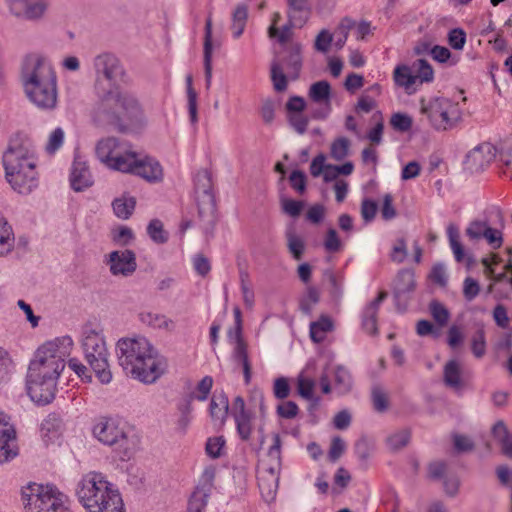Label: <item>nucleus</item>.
<instances>
[{
	"label": "nucleus",
	"instance_id": "09e8293b",
	"mask_svg": "<svg viewBox=\"0 0 512 512\" xmlns=\"http://www.w3.org/2000/svg\"><path fill=\"white\" fill-rule=\"evenodd\" d=\"M186 85H187V96H188V110L192 123L197 121V94L192 86V76L188 75L186 77Z\"/></svg>",
	"mask_w": 512,
	"mask_h": 512
},
{
	"label": "nucleus",
	"instance_id": "7ed1b4c3",
	"mask_svg": "<svg viewBox=\"0 0 512 512\" xmlns=\"http://www.w3.org/2000/svg\"><path fill=\"white\" fill-rule=\"evenodd\" d=\"M20 79L27 98L39 109L57 105V75L50 61L40 53H29L21 62Z\"/></svg>",
	"mask_w": 512,
	"mask_h": 512
},
{
	"label": "nucleus",
	"instance_id": "2f4dec72",
	"mask_svg": "<svg viewBox=\"0 0 512 512\" xmlns=\"http://www.w3.org/2000/svg\"><path fill=\"white\" fill-rule=\"evenodd\" d=\"M334 329L333 321L328 316H321L317 321L310 324V337L313 342L321 343L325 340L327 333Z\"/></svg>",
	"mask_w": 512,
	"mask_h": 512
},
{
	"label": "nucleus",
	"instance_id": "1a4fd4ad",
	"mask_svg": "<svg viewBox=\"0 0 512 512\" xmlns=\"http://www.w3.org/2000/svg\"><path fill=\"white\" fill-rule=\"evenodd\" d=\"M281 447L282 441L278 433L271 435V445L266 457L260 462L258 470V486L262 497L269 502L274 499L279 485L281 471Z\"/></svg>",
	"mask_w": 512,
	"mask_h": 512
},
{
	"label": "nucleus",
	"instance_id": "cd10ccee",
	"mask_svg": "<svg viewBox=\"0 0 512 512\" xmlns=\"http://www.w3.org/2000/svg\"><path fill=\"white\" fill-rule=\"evenodd\" d=\"M204 70L206 86L209 87L212 79V19L208 17L205 23V37H204Z\"/></svg>",
	"mask_w": 512,
	"mask_h": 512
},
{
	"label": "nucleus",
	"instance_id": "9d476101",
	"mask_svg": "<svg viewBox=\"0 0 512 512\" xmlns=\"http://www.w3.org/2000/svg\"><path fill=\"white\" fill-rule=\"evenodd\" d=\"M420 113L426 116L430 126L436 131H448L462 120V110L458 102L449 98L436 97L420 101Z\"/></svg>",
	"mask_w": 512,
	"mask_h": 512
},
{
	"label": "nucleus",
	"instance_id": "473e14b6",
	"mask_svg": "<svg viewBox=\"0 0 512 512\" xmlns=\"http://www.w3.org/2000/svg\"><path fill=\"white\" fill-rule=\"evenodd\" d=\"M15 237L12 227L0 214V257L8 255L14 248Z\"/></svg>",
	"mask_w": 512,
	"mask_h": 512
},
{
	"label": "nucleus",
	"instance_id": "37998d69",
	"mask_svg": "<svg viewBox=\"0 0 512 512\" xmlns=\"http://www.w3.org/2000/svg\"><path fill=\"white\" fill-rule=\"evenodd\" d=\"M271 81L275 91L283 92L287 89V76L284 74L283 68L276 61L271 65Z\"/></svg>",
	"mask_w": 512,
	"mask_h": 512
},
{
	"label": "nucleus",
	"instance_id": "bf43d9fd",
	"mask_svg": "<svg viewBox=\"0 0 512 512\" xmlns=\"http://www.w3.org/2000/svg\"><path fill=\"white\" fill-rule=\"evenodd\" d=\"M64 131L58 127L49 136L46 150L48 153H55L63 144Z\"/></svg>",
	"mask_w": 512,
	"mask_h": 512
},
{
	"label": "nucleus",
	"instance_id": "338daca9",
	"mask_svg": "<svg viewBox=\"0 0 512 512\" xmlns=\"http://www.w3.org/2000/svg\"><path fill=\"white\" fill-rule=\"evenodd\" d=\"M273 392L277 399L287 398L290 393V386L288 380L284 377L277 378L274 381Z\"/></svg>",
	"mask_w": 512,
	"mask_h": 512
},
{
	"label": "nucleus",
	"instance_id": "2eb2a0df",
	"mask_svg": "<svg viewBox=\"0 0 512 512\" xmlns=\"http://www.w3.org/2000/svg\"><path fill=\"white\" fill-rule=\"evenodd\" d=\"M127 168L123 173L140 177L150 184L161 183L164 179V169L160 162L153 157H139L136 152L130 156Z\"/></svg>",
	"mask_w": 512,
	"mask_h": 512
},
{
	"label": "nucleus",
	"instance_id": "9b49d317",
	"mask_svg": "<svg viewBox=\"0 0 512 512\" xmlns=\"http://www.w3.org/2000/svg\"><path fill=\"white\" fill-rule=\"evenodd\" d=\"M82 346L85 358L98 380L102 384H109L112 381V372L108 362L109 353L103 335L92 329L86 330Z\"/></svg>",
	"mask_w": 512,
	"mask_h": 512
},
{
	"label": "nucleus",
	"instance_id": "6e6d98bb",
	"mask_svg": "<svg viewBox=\"0 0 512 512\" xmlns=\"http://www.w3.org/2000/svg\"><path fill=\"white\" fill-rule=\"evenodd\" d=\"M448 43L455 50H462L466 43V33L461 28L452 29L448 34Z\"/></svg>",
	"mask_w": 512,
	"mask_h": 512
},
{
	"label": "nucleus",
	"instance_id": "774afa93",
	"mask_svg": "<svg viewBox=\"0 0 512 512\" xmlns=\"http://www.w3.org/2000/svg\"><path fill=\"white\" fill-rule=\"evenodd\" d=\"M493 319L497 326H499L500 328L505 329L508 327L509 317L507 314V309L505 308L504 305L498 304L495 306V308L493 309Z\"/></svg>",
	"mask_w": 512,
	"mask_h": 512
},
{
	"label": "nucleus",
	"instance_id": "f8f14e48",
	"mask_svg": "<svg viewBox=\"0 0 512 512\" xmlns=\"http://www.w3.org/2000/svg\"><path fill=\"white\" fill-rule=\"evenodd\" d=\"M72 348L73 340L70 336L56 337L39 346L32 359L47 367L58 366V371L62 372Z\"/></svg>",
	"mask_w": 512,
	"mask_h": 512
},
{
	"label": "nucleus",
	"instance_id": "58836bf2",
	"mask_svg": "<svg viewBox=\"0 0 512 512\" xmlns=\"http://www.w3.org/2000/svg\"><path fill=\"white\" fill-rule=\"evenodd\" d=\"M410 439L411 431L409 429H401L390 434L386 439V444L391 451L395 452L407 446Z\"/></svg>",
	"mask_w": 512,
	"mask_h": 512
},
{
	"label": "nucleus",
	"instance_id": "3c124183",
	"mask_svg": "<svg viewBox=\"0 0 512 512\" xmlns=\"http://www.w3.org/2000/svg\"><path fill=\"white\" fill-rule=\"evenodd\" d=\"M334 381L336 387L341 392H346L351 388L352 380L350 373L343 367H338L335 370Z\"/></svg>",
	"mask_w": 512,
	"mask_h": 512
},
{
	"label": "nucleus",
	"instance_id": "f704fd0d",
	"mask_svg": "<svg viewBox=\"0 0 512 512\" xmlns=\"http://www.w3.org/2000/svg\"><path fill=\"white\" fill-rule=\"evenodd\" d=\"M287 248L293 259L299 261L305 252V241L298 235L294 228H289L285 232Z\"/></svg>",
	"mask_w": 512,
	"mask_h": 512
},
{
	"label": "nucleus",
	"instance_id": "e433bc0d",
	"mask_svg": "<svg viewBox=\"0 0 512 512\" xmlns=\"http://www.w3.org/2000/svg\"><path fill=\"white\" fill-rule=\"evenodd\" d=\"M135 205L136 201L134 197H120L112 202L115 215L121 219H128L132 215Z\"/></svg>",
	"mask_w": 512,
	"mask_h": 512
},
{
	"label": "nucleus",
	"instance_id": "a211bd4d",
	"mask_svg": "<svg viewBox=\"0 0 512 512\" xmlns=\"http://www.w3.org/2000/svg\"><path fill=\"white\" fill-rule=\"evenodd\" d=\"M108 265L112 275L128 277L137 269L136 255L129 249L112 251Z\"/></svg>",
	"mask_w": 512,
	"mask_h": 512
},
{
	"label": "nucleus",
	"instance_id": "b1692460",
	"mask_svg": "<svg viewBox=\"0 0 512 512\" xmlns=\"http://www.w3.org/2000/svg\"><path fill=\"white\" fill-rule=\"evenodd\" d=\"M393 80L396 86L403 88L408 94L416 91L418 83L412 66L406 64L397 65L393 71Z\"/></svg>",
	"mask_w": 512,
	"mask_h": 512
},
{
	"label": "nucleus",
	"instance_id": "bb28decb",
	"mask_svg": "<svg viewBox=\"0 0 512 512\" xmlns=\"http://www.w3.org/2000/svg\"><path fill=\"white\" fill-rule=\"evenodd\" d=\"M287 56L284 59L286 69L292 79H297L302 68V45L292 42L286 47Z\"/></svg>",
	"mask_w": 512,
	"mask_h": 512
},
{
	"label": "nucleus",
	"instance_id": "4c0bfd02",
	"mask_svg": "<svg viewBox=\"0 0 512 512\" xmlns=\"http://www.w3.org/2000/svg\"><path fill=\"white\" fill-rule=\"evenodd\" d=\"M412 68L417 77L418 85L432 82L434 79V71L429 62L425 59H418L412 64Z\"/></svg>",
	"mask_w": 512,
	"mask_h": 512
},
{
	"label": "nucleus",
	"instance_id": "4d7b16f0",
	"mask_svg": "<svg viewBox=\"0 0 512 512\" xmlns=\"http://www.w3.org/2000/svg\"><path fill=\"white\" fill-rule=\"evenodd\" d=\"M472 352L477 358H481L486 352L485 333L479 329L472 338Z\"/></svg>",
	"mask_w": 512,
	"mask_h": 512
},
{
	"label": "nucleus",
	"instance_id": "a18cd8bd",
	"mask_svg": "<svg viewBox=\"0 0 512 512\" xmlns=\"http://www.w3.org/2000/svg\"><path fill=\"white\" fill-rule=\"evenodd\" d=\"M213 386V378L211 376H205L201 379V381L197 385V393H192L189 395L188 399L205 401L207 400L210 391Z\"/></svg>",
	"mask_w": 512,
	"mask_h": 512
},
{
	"label": "nucleus",
	"instance_id": "a878e982",
	"mask_svg": "<svg viewBox=\"0 0 512 512\" xmlns=\"http://www.w3.org/2000/svg\"><path fill=\"white\" fill-rule=\"evenodd\" d=\"M443 381L445 385L456 391L464 387L463 369L458 360H449L443 369Z\"/></svg>",
	"mask_w": 512,
	"mask_h": 512
},
{
	"label": "nucleus",
	"instance_id": "ddd939ff",
	"mask_svg": "<svg viewBox=\"0 0 512 512\" xmlns=\"http://www.w3.org/2000/svg\"><path fill=\"white\" fill-rule=\"evenodd\" d=\"M126 143L120 142L115 137L101 139L96 145V156L101 163L109 169L122 172L128 167L130 156H133Z\"/></svg>",
	"mask_w": 512,
	"mask_h": 512
},
{
	"label": "nucleus",
	"instance_id": "c756f323",
	"mask_svg": "<svg viewBox=\"0 0 512 512\" xmlns=\"http://www.w3.org/2000/svg\"><path fill=\"white\" fill-rule=\"evenodd\" d=\"M229 409V400L225 393L215 395L209 405V412L215 423L224 424Z\"/></svg>",
	"mask_w": 512,
	"mask_h": 512
},
{
	"label": "nucleus",
	"instance_id": "4468645a",
	"mask_svg": "<svg viewBox=\"0 0 512 512\" xmlns=\"http://www.w3.org/2000/svg\"><path fill=\"white\" fill-rule=\"evenodd\" d=\"M12 17L19 21L38 23L50 8V0H5Z\"/></svg>",
	"mask_w": 512,
	"mask_h": 512
},
{
	"label": "nucleus",
	"instance_id": "13d9d810",
	"mask_svg": "<svg viewBox=\"0 0 512 512\" xmlns=\"http://www.w3.org/2000/svg\"><path fill=\"white\" fill-rule=\"evenodd\" d=\"M333 35L326 29L321 30L316 36L314 48L316 51L326 53L329 50Z\"/></svg>",
	"mask_w": 512,
	"mask_h": 512
},
{
	"label": "nucleus",
	"instance_id": "de8ad7c7",
	"mask_svg": "<svg viewBox=\"0 0 512 512\" xmlns=\"http://www.w3.org/2000/svg\"><path fill=\"white\" fill-rule=\"evenodd\" d=\"M390 124L396 131L407 132L411 129L413 120L408 114L397 112L391 116Z\"/></svg>",
	"mask_w": 512,
	"mask_h": 512
},
{
	"label": "nucleus",
	"instance_id": "5fc2aeb1",
	"mask_svg": "<svg viewBox=\"0 0 512 512\" xmlns=\"http://www.w3.org/2000/svg\"><path fill=\"white\" fill-rule=\"evenodd\" d=\"M480 292V285L477 280L472 277H466L463 282V296L466 301L474 300Z\"/></svg>",
	"mask_w": 512,
	"mask_h": 512
},
{
	"label": "nucleus",
	"instance_id": "8fccbe9b",
	"mask_svg": "<svg viewBox=\"0 0 512 512\" xmlns=\"http://www.w3.org/2000/svg\"><path fill=\"white\" fill-rule=\"evenodd\" d=\"M489 227V223L484 220H474L470 222L466 228V235L471 240H479L483 238L486 229Z\"/></svg>",
	"mask_w": 512,
	"mask_h": 512
},
{
	"label": "nucleus",
	"instance_id": "423d86ee",
	"mask_svg": "<svg viewBox=\"0 0 512 512\" xmlns=\"http://www.w3.org/2000/svg\"><path fill=\"white\" fill-rule=\"evenodd\" d=\"M20 495L24 512H73L69 497L55 485L29 483Z\"/></svg>",
	"mask_w": 512,
	"mask_h": 512
},
{
	"label": "nucleus",
	"instance_id": "e2e57ef3",
	"mask_svg": "<svg viewBox=\"0 0 512 512\" xmlns=\"http://www.w3.org/2000/svg\"><path fill=\"white\" fill-rule=\"evenodd\" d=\"M206 494L197 492L195 495H191L187 512H203L208 502H205Z\"/></svg>",
	"mask_w": 512,
	"mask_h": 512
},
{
	"label": "nucleus",
	"instance_id": "864d4df0",
	"mask_svg": "<svg viewBox=\"0 0 512 512\" xmlns=\"http://www.w3.org/2000/svg\"><path fill=\"white\" fill-rule=\"evenodd\" d=\"M225 446V439L223 436L211 437L206 443V453L212 458H219Z\"/></svg>",
	"mask_w": 512,
	"mask_h": 512
},
{
	"label": "nucleus",
	"instance_id": "7c9ffc66",
	"mask_svg": "<svg viewBox=\"0 0 512 512\" xmlns=\"http://www.w3.org/2000/svg\"><path fill=\"white\" fill-rule=\"evenodd\" d=\"M234 361L241 364L244 374V382L248 385L252 377L251 363L248 357V350L246 343L241 337H237L236 346L233 351Z\"/></svg>",
	"mask_w": 512,
	"mask_h": 512
},
{
	"label": "nucleus",
	"instance_id": "69168bd1",
	"mask_svg": "<svg viewBox=\"0 0 512 512\" xmlns=\"http://www.w3.org/2000/svg\"><path fill=\"white\" fill-rule=\"evenodd\" d=\"M289 181L291 187L300 194L305 192L306 189V176L302 171L295 170L290 174Z\"/></svg>",
	"mask_w": 512,
	"mask_h": 512
},
{
	"label": "nucleus",
	"instance_id": "c03bdc74",
	"mask_svg": "<svg viewBox=\"0 0 512 512\" xmlns=\"http://www.w3.org/2000/svg\"><path fill=\"white\" fill-rule=\"evenodd\" d=\"M350 142L345 137H339L331 144V157L336 161L343 160L349 151Z\"/></svg>",
	"mask_w": 512,
	"mask_h": 512
},
{
	"label": "nucleus",
	"instance_id": "c85d7f7f",
	"mask_svg": "<svg viewBox=\"0 0 512 512\" xmlns=\"http://www.w3.org/2000/svg\"><path fill=\"white\" fill-rule=\"evenodd\" d=\"M494 439L501 445L504 455L512 458V434L509 433L504 421H497L491 428Z\"/></svg>",
	"mask_w": 512,
	"mask_h": 512
},
{
	"label": "nucleus",
	"instance_id": "0e129e2a",
	"mask_svg": "<svg viewBox=\"0 0 512 512\" xmlns=\"http://www.w3.org/2000/svg\"><path fill=\"white\" fill-rule=\"evenodd\" d=\"M289 123L298 134L302 135L306 132L309 121L307 117L297 113L289 115Z\"/></svg>",
	"mask_w": 512,
	"mask_h": 512
},
{
	"label": "nucleus",
	"instance_id": "c9c22d12",
	"mask_svg": "<svg viewBox=\"0 0 512 512\" xmlns=\"http://www.w3.org/2000/svg\"><path fill=\"white\" fill-rule=\"evenodd\" d=\"M140 320L143 324L148 325L155 329L171 330L173 328V321L168 319L165 315L153 312H142Z\"/></svg>",
	"mask_w": 512,
	"mask_h": 512
},
{
	"label": "nucleus",
	"instance_id": "39448f33",
	"mask_svg": "<svg viewBox=\"0 0 512 512\" xmlns=\"http://www.w3.org/2000/svg\"><path fill=\"white\" fill-rule=\"evenodd\" d=\"M76 496L87 512H125L119 489L100 472L83 475Z\"/></svg>",
	"mask_w": 512,
	"mask_h": 512
},
{
	"label": "nucleus",
	"instance_id": "0eeeda50",
	"mask_svg": "<svg viewBox=\"0 0 512 512\" xmlns=\"http://www.w3.org/2000/svg\"><path fill=\"white\" fill-rule=\"evenodd\" d=\"M93 434L103 444L114 447L122 460L130 459L138 448L137 436L125 423L115 419L98 422Z\"/></svg>",
	"mask_w": 512,
	"mask_h": 512
},
{
	"label": "nucleus",
	"instance_id": "72a5a7b5",
	"mask_svg": "<svg viewBox=\"0 0 512 512\" xmlns=\"http://www.w3.org/2000/svg\"><path fill=\"white\" fill-rule=\"evenodd\" d=\"M179 416L175 422V431L181 435L186 434L192 421L193 406L191 399H186L177 406Z\"/></svg>",
	"mask_w": 512,
	"mask_h": 512
},
{
	"label": "nucleus",
	"instance_id": "680f3d73",
	"mask_svg": "<svg viewBox=\"0 0 512 512\" xmlns=\"http://www.w3.org/2000/svg\"><path fill=\"white\" fill-rule=\"evenodd\" d=\"M372 401L374 409L378 412H384L388 408L387 395L380 387L372 389Z\"/></svg>",
	"mask_w": 512,
	"mask_h": 512
},
{
	"label": "nucleus",
	"instance_id": "f03ea898",
	"mask_svg": "<svg viewBox=\"0 0 512 512\" xmlns=\"http://www.w3.org/2000/svg\"><path fill=\"white\" fill-rule=\"evenodd\" d=\"M116 355L123 370L145 384L156 382L167 367L165 358L143 336L119 339L116 344Z\"/></svg>",
	"mask_w": 512,
	"mask_h": 512
},
{
	"label": "nucleus",
	"instance_id": "f257e3e1",
	"mask_svg": "<svg viewBox=\"0 0 512 512\" xmlns=\"http://www.w3.org/2000/svg\"><path fill=\"white\" fill-rule=\"evenodd\" d=\"M93 68L99 103L96 118L121 132H133L146 125V117L137 97L116 86L126 82V72L120 60L112 53L104 52L94 57Z\"/></svg>",
	"mask_w": 512,
	"mask_h": 512
},
{
	"label": "nucleus",
	"instance_id": "20e7f679",
	"mask_svg": "<svg viewBox=\"0 0 512 512\" xmlns=\"http://www.w3.org/2000/svg\"><path fill=\"white\" fill-rule=\"evenodd\" d=\"M2 163L5 178L15 192L28 195L38 186L36 158L28 142L12 138Z\"/></svg>",
	"mask_w": 512,
	"mask_h": 512
},
{
	"label": "nucleus",
	"instance_id": "412c9836",
	"mask_svg": "<svg viewBox=\"0 0 512 512\" xmlns=\"http://www.w3.org/2000/svg\"><path fill=\"white\" fill-rule=\"evenodd\" d=\"M309 98L315 103H325L327 109L324 112L316 111L313 117L316 119H324L330 112L331 86L328 81L321 80L313 83L308 92Z\"/></svg>",
	"mask_w": 512,
	"mask_h": 512
},
{
	"label": "nucleus",
	"instance_id": "a19ab883",
	"mask_svg": "<svg viewBox=\"0 0 512 512\" xmlns=\"http://www.w3.org/2000/svg\"><path fill=\"white\" fill-rule=\"evenodd\" d=\"M215 478V468L212 466L206 467L202 472L200 478V484L195 488L192 495H195L197 492H202L206 494L205 502H208L210 492L213 486V481Z\"/></svg>",
	"mask_w": 512,
	"mask_h": 512
},
{
	"label": "nucleus",
	"instance_id": "aec40b11",
	"mask_svg": "<svg viewBox=\"0 0 512 512\" xmlns=\"http://www.w3.org/2000/svg\"><path fill=\"white\" fill-rule=\"evenodd\" d=\"M71 188L76 192H82L94 184V179L86 161L75 157L70 173Z\"/></svg>",
	"mask_w": 512,
	"mask_h": 512
},
{
	"label": "nucleus",
	"instance_id": "5701e85b",
	"mask_svg": "<svg viewBox=\"0 0 512 512\" xmlns=\"http://www.w3.org/2000/svg\"><path fill=\"white\" fill-rule=\"evenodd\" d=\"M287 17L289 22L301 28L309 19L311 8L308 0H287Z\"/></svg>",
	"mask_w": 512,
	"mask_h": 512
},
{
	"label": "nucleus",
	"instance_id": "4be33fe9",
	"mask_svg": "<svg viewBox=\"0 0 512 512\" xmlns=\"http://www.w3.org/2000/svg\"><path fill=\"white\" fill-rule=\"evenodd\" d=\"M387 298V292L381 291L378 296L371 301L364 309L362 316V327L366 333L376 335L377 328V314L382 302Z\"/></svg>",
	"mask_w": 512,
	"mask_h": 512
},
{
	"label": "nucleus",
	"instance_id": "ea45409f",
	"mask_svg": "<svg viewBox=\"0 0 512 512\" xmlns=\"http://www.w3.org/2000/svg\"><path fill=\"white\" fill-rule=\"evenodd\" d=\"M447 235L450 247L453 251L454 257L457 262H461L464 258V248L460 242L459 229L454 224H449L447 227Z\"/></svg>",
	"mask_w": 512,
	"mask_h": 512
},
{
	"label": "nucleus",
	"instance_id": "79ce46f5",
	"mask_svg": "<svg viewBox=\"0 0 512 512\" xmlns=\"http://www.w3.org/2000/svg\"><path fill=\"white\" fill-rule=\"evenodd\" d=\"M147 234L149 237L158 244H163L168 241V234L163 228V223L159 219H153L147 226Z\"/></svg>",
	"mask_w": 512,
	"mask_h": 512
},
{
	"label": "nucleus",
	"instance_id": "49530a36",
	"mask_svg": "<svg viewBox=\"0 0 512 512\" xmlns=\"http://www.w3.org/2000/svg\"><path fill=\"white\" fill-rule=\"evenodd\" d=\"M429 309L433 319L439 326H444L448 323L450 313L443 304L438 301H432L429 305Z\"/></svg>",
	"mask_w": 512,
	"mask_h": 512
},
{
	"label": "nucleus",
	"instance_id": "052dcab7",
	"mask_svg": "<svg viewBox=\"0 0 512 512\" xmlns=\"http://www.w3.org/2000/svg\"><path fill=\"white\" fill-rule=\"evenodd\" d=\"M378 205L374 200L371 199H363L361 203V216L363 220L368 223L371 222L377 213Z\"/></svg>",
	"mask_w": 512,
	"mask_h": 512
},
{
	"label": "nucleus",
	"instance_id": "393cba45",
	"mask_svg": "<svg viewBox=\"0 0 512 512\" xmlns=\"http://www.w3.org/2000/svg\"><path fill=\"white\" fill-rule=\"evenodd\" d=\"M416 286L415 274L410 269H402L398 272L393 283L394 298L399 301L402 297L414 291Z\"/></svg>",
	"mask_w": 512,
	"mask_h": 512
},
{
	"label": "nucleus",
	"instance_id": "6ab92c4d",
	"mask_svg": "<svg viewBox=\"0 0 512 512\" xmlns=\"http://www.w3.org/2000/svg\"><path fill=\"white\" fill-rule=\"evenodd\" d=\"M495 158V149L489 143H482L472 149L466 157V165L471 172L483 171Z\"/></svg>",
	"mask_w": 512,
	"mask_h": 512
},
{
	"label": "nucleus",
	"instance_id": "f3484780",
	"mask_svg": "<svg viewBox=\"0 0 512 512\" xmlns=\"http://www.w3.org/2000/svg\"><path fill=\"white\" fill-rule=\"evenodd\" d=\"M16 431L9 421V417L0 411V464L16 457Z\"/></svg>",
	"mask_w": 512,
	"mask_h": 512
},
{
	"label": "nucleus",
	"instance_id": "6e6552de",
	"mask_svg": "<svg viewBox=\"0 0 512 512\" xmlns=\"http://www.w3.org/2000/svg\"><path fill=\"white\" fill-rule=\"evenodd\" d=\"M60 374L58 366L47 367L31 359L26 374V389L31 400L38 405L52 402Z\"/></svg>",
	"mask_w": 512,
	"mask_h": 512
},
{
	"label": "nucleus",
	"instance_id": "dca6fc26",
	"mask_svg": "<svg viewBox=\"0 0 512 512\" xmlns=\"http://www.w3.org/2000/svg\"><path fill=\"white\" fill-rule=\"evenodd\" d=\"M249 402V411L244 413H233L237 432L240 438L245 441L248 440L252 434V420L256 415V408H258V412L261 417H264L266 414L264 395L260 390H254L252 392Z\"/></svg>",
	"mask_w": 512,
	"mask_h": 512
},
{
	"label": "nucleus",
	"instance_id": "603ef678",
	"mask_svg": "<svg viewBox=\"0 0 512 512\" xmlns=\"http://www.w3.org/2000/svg\"><path fill=\"white\" fill-rule=\"evenodd\" d=\"M355 22L350 19V18H344L341 23L339 24L337 30H336V35L338 36L337 40H336V46L337 47H343V45L345 44L347 38H348V34H349V31L355 27Z\"/></svg>",
	"mask_w": 512,
	"mask_h": 512
}]
</instances>
